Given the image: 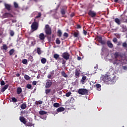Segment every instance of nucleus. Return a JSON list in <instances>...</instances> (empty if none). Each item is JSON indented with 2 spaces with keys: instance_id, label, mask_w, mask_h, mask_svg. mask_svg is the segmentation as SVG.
Segmentation results:
<instances>
[{
  "instance_id": "f257e3e1",
  "label": "nucleus",
  "mask_w": 127,
  "mask_h": 127,
  "mask_svg": "<svg viewBox=\"0 0 127 127\" xmlns=\"http://www.w3.org/2000/svg\"><path fill=\"white\" fill-rule=\"evenodd\" d=\"M116 75L114 74H110L108 75V74H105V75H102L101 77V79L107 84L108 85H111L114 84L116 81Z\"/></svg>"
},
{
  "instance_id": "f03ea898",
  "label": "nucleus",
  "mask_w": 127,
  "mask_h": 127,
  "mask_svg": "<svg viewBox=\"0 0 127 127\" xmlns=\"http://www.w3.org/2000/svg\"><path fill=\"white\" fill-rule=\"evenodd\" d=\"M45 32L47 36H50L52 34V28L50 25L46 24L45 26Z\"/></svg>"
},
{
  "instance_id": "7ed1b4c3",
  "label": "nucleus",
  "mask_w": 127,
  "mask_h": 127,
  "mask_svg": "<svg viewBox=\"0 0 127 127\" xmlns=\"http://www.w3.org/2000/svg\"><path fill=\"white\" fill-rule=\"evenodd\" d=\"M38 27H39V23L36 21H34V22H33L32 23V25H31V28L33 31H36V30H38Z\"/></svg>"
},
{
  "instance_id": "20e7f679",
  "label": "nucleus",
  "mask_w": 127,
  "mask_h": 127,
  "mask_svg": "<svg viewBox=\"0 0 127 127\" xmlns=\"http://www.w3.org/2000/svg\"><path fill=\"white\" fill-rule=\"evenodd\" d=\"M78 93L79 95H87L88 92L86 89H79Z\"/></svg>"
},
{
  "instance_id": "39448f33",
  "label": "nucleus",
  "mask_w": 127,
  "mask_h": 127,
  "mask_svg": "<svg viewBox=\"0 0 127 127\" xmlns=\"http://www.w3.org/2000/svg\"><path fill=\"white\" fill-rule=\"evenodd\" d=\"M62 57L65 60H66V61H67V60H69V59L70 55L69 53H68V52H64L62 54Z\"/></svg>"
},
{
  "instance_id": "423d86ee",
  "label": "nucleus",
  "mask_w": 127,
  "mask_h": 127,
  "mask_svg": "<svg viewBox=\"0 0 127 127\" xmlns=\"http://www.w3.org/2000/svg\"><path fill=\"white\" fill-rule=\"evenodd\" d=\"M67 7L64 6L61 9V14L64 17H66L65 14L66 13V11H67Z\"/></svg>"
},
{
  "instance_id": "0eeeda50",
  "label": "nucleus",
  "mask_w": 127,
  "mask_h": 127,
  "mask_svg": "<svg viewBox=\"0 0 127 127\" xmlns=\"http://www.w3.org/2000/svg\"><path fill=\"white\" fill-rule=\"evenodd\" d=\"M52 85V80H47V82L45 85V88H50Z\"/></svg>"
},
{
  "instance_id": "6e6552de",
  "label": "nucleus",
  "mask_w": 127,
  "mask_h": 127,
  "mask_svg": "<svg viewBox=\"0 0 127 127\" xmlns=\"http://www.w3.org/2000/svg\"><path fill=\"white\" fill-rule=\"evenodd\" d=\"M88 15L91 17H95L96 15V12H95V11L94 10L90 9L88 12Z\"/></svg>"
},
{
  "instance_id": "1a4fd4ad",
  "label": "nucleus",
  "mask_w": 127,
  "mask_h": 127,
  "mask_svg": "<svg viewBox=\"0 0 127 127\" xmlns=\"http://www.w3.org/2000/svg\"><path fill=\"white\" fill-rule=\"evenodd\" d=\"M19 120L20 121L21 123H23L24 125H25V126H26V123H27V122L24 117H23V116L19 117Z\"/></svg>"
},
{
  "instance_id": "9d476101",
  "label": "nucleus",
  "mask_w": 127,
  "mask_h": 127,
  "mask_svg": "<svg viewBox=\"0 0 127 127\" xmlns=\"http://www.w3.org/2000/svg\"><path fill=\"white\" fill-rule=\"evenodd\" d=\"M97 40L99 43H101V44H106V42L105 41H103L102 38L101 36L97 37Z\"/></svg>"
},
{
  "instance_id": "9b49d317",
  "label": "nucleus",
  "mask_w": 127,
  "mask_h": 127,
  "mask_svg": "<svg viewBox=\"0 0 127 127\" xmlns=\"http://www.w3.org/2000/svg\"><path fill=\"white\" fill-rule=\"evenodd\" d=\"M80 69L79 68H76V69H75V75L76 78H78V77H80Z\"/></svg>"
},
{
  "instance_id": "f8f14e48",
  "label": "nucleus",
  "mask_w": 127,
  "mask_h": 127,
  "mask_svg": "<svg viewBox=\"0 0 127 127\" xmlns=\"http://www.w3.org/2000/svg\"><path fill=\"white\" fill-rule=\"evenodd\" d=\"M39 38H40V40H41V41H44L45 40V36L44 33H41V34H40Z\"/></svg>"
},
{
  "instance_id": "ddd939ff",
  "label": "nucleus",
  "mask_w": 127,
  "mask_h": 127,
  "mask_svg": "<svg viewBox=\"0 0 127 127\" xmlns=\"http://www.w3.org/2000/svg\"><path fill=\"white\" fill-rule=\"evenodd\" d=\"M4 17H13V15L8 12H5L3 14Z\"/></svg>"
},
{
  "instance_id": "4468645a",
  "label": "nucleus",
  "mask_w": 127,
  "mask_h": 127,
  "mask_svg": "<svg viewBox=\"0 0 127 127\" xmlns=\"http://www.w3.org/2000/svg\"><path fill=\"white\" fill-rule=\"evenodd\" d=\"M107 44L110 48H113L114 47V45L112 43H111V41H107Z\"/></svg>"
},
{
  "instance_id": "2eb2a0df",
  "label": "nucleus",
  "mask_w": 127,
  "mask_h": 127,
  "mask_svg": "<svg viewBox=\"0 0 127 127\" xmlns=\"http://www.w3.org/2000/svg\"><path fill=\"white\" fill-rule=\"evenodd\" d=\"M87 81V77L86 76H83L81 78V82L82 84H85Z\"/></svg>"
},
{
  "instance_id": "dca6fc26",
  "label": "nucleus",
  "mask_w": 127,
  "mask_h": 127,
  "mask_svg": "<svg viewBox=\"0 0 127 127\" xmlns=\"http://www.w3.org/2000/svg\"><path fill=\"white\" fill-rule=\"evenodd\" d=\"M9 87V85L7 84L6 85H5L2 89H1V92H5V90L7 89Z\"/></svg>"
},
{
  "instance_id": "f3484780",
  "label": "nucleus",
  "mask_w": 127,
  "mask_h": 127,
  "mask_svg": "<svg viewBox=\"0 0 127 127\" xmlns=\"http://www.w3.org/2000/svg\"><path fill=\"white\" fill-rule=\"evenodd\" d=\"M115 59L118 60V58L120 56L119 52H115L114 54Z\"/></svg>"
},
{
  "instance_id": "a211bd4d",
  "label": "nucleus",
  "mask_w": 127,
  "mask_h": 127,
  "mask_svg": "<svg viewBox=\"0 0 127 127\" xmlns=\"http://www.w3.org/2000/svg\"><path fill=\"white\" fill-rule=\"evenodd\" d=\"M96 88L98 91H101V85L100 84H96Z\"/></svg>"
},
{
  "instance_id": "6ab92c4d",
  "label": "nucleus",
  "mask_w": 127,
  "mask_h": 127,
  "mask_svg": "<svg viewBox=\"0 0 127 127\" xmlns=\"http://www.w3.org/2000/svg\"><path fill=\"white\" fill-rule=\"evenodd\" d=\"M61 74H62V76L65 77V78H67V77H68L67 74H66V73H65L64 70H62V71L61 72Z\"/></svg>"
},
{
  "instance_id": "aec40b11",
  "label": "nucleus",
  "mask_w": 127,
  "mask_h": 127,
  "mask_svg": "<svg viewBox=\"0 0 127 127\" xmlns=\"http://www.w3.org/2000/svg\"><path fill=\"white\" fill-rule=\"evenodd\" d=\"M115 22L117 23L118 25H120L121 22L120 19L119 18H115Z\"/></svg>"
},
{
  "instance_id": "412c9836",
  "label": "nucleus",
  "mask_w": 127,
  "mask_h": 127,
  "mask_svg": "<svg viewBox=\"0 0 127 127\" xmlns=\"http://www.w3.org/2000/svg\"><path fill=\"white\" fill-rule=\"evenodd\" d=\"M22 90L21 87L17 88V94L18 95H20V94H21L22 93Z\"/></svg>"
},
{
  "instance_id": "4be33fe9",
  "label": "nucleus",
  "mask_w": 127,
  "mask_h": 127,
  "mask_svg": "<svg viewBox=\"0 0 127 127\" xmlns=\"http://www.w3.org/2000/svg\"><path fill=\"white\" fill-rule=\"evenodd\" d=\"M14 52H15V50L13 48H12V49H10L9 51V55L11 56L12 55H13Z\"/></svg>"
},
{
  "instance_id": "5701e85b",
  "label": "nucleus",
  "mask_w": 127,
  "mask_h": 127,
  "mask_svg": "<svg viewBox=\"0 0 127 127\" xmlns=\"http://www.w3.org/2000/svg\"><path fill=\"white\" fill-rule=\"evenodd\" d=\"M65 108L64 107H60L58 108L57 111L59 113V112H63L64 111Z\"/></svg>"
},
{
  "instance_id": "b1692460",
  "label": "nucleus",
  "mask_w": 127,
  "mask_h": 127,
  "mask_svg": "<svg viewBox=\"0 0 127 127\" xmlns=\"http://www.w3.org/2000/svg\"><path fill=\"white\" fill-rule=\"evenodd\" d=\"M26 106H27V105H26V103H22L21 104L20 107H21V109L24 110V109H25L26 108Z\"/></svg>"
},
{
  "instance_id": "393cba45",
  "label": "nucleus",
  "mask_w": 127,
  "mask_h": 127,
  "mask_svg": "<svg viewBox=\"0 0 127 127\" xmlns=\"http://www.w3.org/2000/svg\"><path fill=\"white\" fill-rule=\"evenodd\" d=\"M62 32L61 31V30L59 29L58 30V36L60 38H61L62 36Z\"/></svg>"
},
{
  "instance_id": "a878e982",
  "label": "nucleus",
  "mask_w": 127,
  "mask_h": 127,
  "mask_svg": "<svg viewBox=\"0 0 127 127\" xmlns=\"http://www.w3.org/2000/svg\"><path fill=\"white\" fill-rule=\"evenodd\" d=\"M5 7L8 10H10L11 6L9 4H5Z\"/></svg>"
},
{
  "instance_id": "bb28decb",
  "label": "nucleus",
  "mask_w": 127,
  "mask_h": 127,
  "mask_svg": "<svg viewBox=\"0 0 127 127\" xmlns=\"http://www.w3.org/2000/svg\"><path fill=\"white\" fill-rule=\"evenodd\" d=\"M60 57V55L59 54H54V58L56 59V60H58Z\"/></svg>"
},
{
  "instance_id": "cd10ccee",
  "label": "nucleus",
  "mask_w": 127,
  "mask_h": 127,
  "mask_svg": "<svg viewBox=\"0 0 127 127\" xmlns=\"http://www.w3.org/2000/svg\"><path fill=\"white\" fill-rule=\"evenodd\" d=\"M37 52L39 55H40L41 54L42 52L40 47H38V48L37 49Z\"/></svg>"
},
{
  "instance_id": "c85d7f7f",
  "label": "nucleus",
  "mask_w": 127,
  "mask_h": 127,
  "mask_svg": "<svg viewBox=\"0 0 127 127\" xmlns=\"http://www.w3.org/2000/svg\"><path fill=\"white\" fill-rule=\"evenodd\" d=\"M73 36H74V37H75V38L78 37V36H79V33H78V32H74V33H73Z\"/></svg>"
},
{
  "instance_id": "c756f323",
  "label": "nucleus",
  "mask_w": 127,
  "mask_h": 127,
  "mask_svg": "<svg viewBox=\"0 0 127 127\" xmlns=\"http://www.w3.org/2000/svg\"><path fill=\"white\" fill-rule=\"evenodd\" d=\"M51 92V89H47L45 90V93L46 95H49V93H50Z\"/></svg>"
},
{
  "instance_id": "7c9ffc66",
  "label": "nucleus",
  "mask_w": 127,
  "mask_h": 127,
  "mask_svg": "<svg viewBox=\"0 0 127 127\" xmlns=\"http://www.w3.org/2000/svg\"><path fill=\"white\" fill-rule=\"evenodd\" d=\"M43 101L42 100H39L38 101H36L35 104L36 105H39V104H42Z\"/></svg>"
},
{
  "instance_id": "2f4dec72",
  "label": "nucleus",
  "mask_w": 127,
  "mask_h": 127,
  "mask_svg": "<svg viewBox=\"0 0 127 127\" xmlns=\"http://www.w3.org/2000/svg\"><path fill=\"white\" fill-rule=\"evenodd\" d=\"M39 113L40 115H45V114H47V112H46V111H44L43 110L39 111Z\"/></svg>"
},
{
  "instance_id": "473e14b6",
  "label": "nucleus",
  "mask_w": 127,
  "mask_h": 127,
  "mask_svg": "<svg viewBox=\"0 0 127 127\" xmlns=\"http://www.w3.org/2000/svg\"><path fill=\"white\" fill-rule=\"evenodd\" d=\"M60 105V103H54L53 104L54 107H56V108L59 107Z\"/></svg>"
},
{
  "instance_id": "72a5a7b5",
  "label": "nucleus",
  "mask_w": 127,
  "mask_h": 127,
  "mask_svg": "<svg viewBox=\"0 0 127 127\" xmlns=\"http://www.w3.org/2000/svg\"><path fill=\"white\" fill-rule=\"evenodd\" d=\"M41 62L42 64H46V62H47V59H45V58H42L41 60Z\"/></svg>"
},
{
  "instance_id": "f704fd0d",
  "label": "nucleus",
  "mask_w": 127,
  "mask_h": 127,
  "mask_svg": "<svg viewBox=\"0 0 127 127\" xmlns=\"http://www.w3.org/2000/svg\"><path fill=\"white\" fill-rule=\"evenodd\" d=\"M8 47L6 45V44H3L2 46V49H3L4 50H7Z\"/></svg>"
},
{
  "instance_id": "c9c22d12",
  "label": "nucleus",
  "mask_w": 127,
  "mask_h": 127,
  "mask_svg": "<svg viewBox=\"0 0 127 127\" xmlns=\"http://www.w3.org/2000/svg\"><path fill=\"white\" fill-rule=\"evenodd\" d=\"M127 16L125 15L122 17V21L123 22H126V20H127Z\"/></svg>"
},
{
  "instance_id": "e433bc0d",
  "label": "nucleus",
  "mask_w": 127,
  "mask_h": 127,
  "mask_svg": "<svg viewBox=\"0 0 127 127\" xmlns=\"http://www.w3.org/2000/svg\"><path fill=\"white\" fill-rule=\"evenodd\" d=\"M24 77L26 80H30V76H29V75H27V74H25Z\"/></svg>"
},
{
  "instance_id": "4c0bfd02",
  "label": "nucleus",
  "mask_w": 127,
  "mask_h": 127,
  "mask_svg": "<svg viewBox=\"0 0 127 127\" xmlns=\"http://www.w3.org/2000/svg\"><path fill=\"white\" fill-rule=\"evenodd\" d=\"M61 43L60 40H59V38H57L56 40V43H57V44H60Z\"/></svg>"
},
{
  "instance_id": "58836bf2",
  "label": "nucleus",
  "mask_w": 127,
  "mask_h": 127,
  "mask_svg": "<svg viewBox=\"0 0 127 127\" xmlns=\"http://www.w3.org/2000/svg\"><path fill=\"white\" fill-rule=\"evenodd\" d=\"M28 60H29V61H31V62L34 61V59H33V56H31V55H30L29 57Z\"/></svg>"
},
{
  "instance_id": "ea45409f",
  "label": "nucleus",
  "mask_w": 127,
  "mask_h": 127,
  "mask_svg": "<svg viewBox=\"0 0 127 127\" xmlns=\"http://www.w3.org/2000/svg\"><path fill=\"white\" fill-rule=\"evenodd\" d=\"M22 63L24 64H26L28 63V61L27 59H24L22 61Z\"/></svg>"
},
{
  "instance_id": "a19ab883",
  "label": "nucleus",
  "mask_w": 127,
  "mask_h": 127,
  "mask_svg": "<svg viewBox=\"0 0 127 127\" xmlns=\"http://www.w3.org/2000/svg\"><path fill=\"white\" fill-rule=\"evenodd\" d=\"M26 126L32 127V124L31 123H26Z\"/></svg>"
},
{
  "instance_id": "79ce46f5",
  "label": "nucleus",
  "mask_w": 127,
  "mask_h": 127,
  "mask_svg": "<svg viewBox=\"0 0 127 127\" xmlns=\"http://www.w3.org/2000/svg\"><path fill=\"white\" fill-rule=\"evenodd\" d=\"M14 35V31H12V30H11L10 31V35L11 36V37H13Z\"/></svg>"
},
{
  "instance_id": "37998d69",
  "label": "nucleus",
  "mask_w": 127,
  "mask_h": 127,
  "mask_svg": "<svg viewBox=\"0 0 127 127\" xmlns=\"http://www.w3.org/2000/svg\"><path fill=\"white\" fill-rule=\"evenodd\" d=\"M14 6L16 8H18V4H17V3H16V2H14Z\"/></svg>"
},
{
  "instance_id": "c03bdc74",
  "label": "nucleus",
  "mask_w": 127,
  "mask_h": 127,
  "mask_svg": "<svg viewBox=\"0 0 127 127\" xmlns=\"http://www.w3.org/2000/svg\"><path fill=\"white\" fill-rule=\"evenodd\" d=\"M32 86V85H31V84H27V86H26V87L28 88V89H31Z\"/></svg>"
},
{
  "instance_id": "a18cd8bd",
  "label": "nucleus",
  "mask_w": 127,
  "mask_h": 127,
  "mask_svg": "<svg viewBox=\"0 0 127 127\" xmlns=\"http://www.w3.org/2000/svg\"><path fill=\"white\" fill-rule=\"evenodd\" d=\"M71 92H68V93H65V96L68 97L69 96H71Z\"/></svg>"
},
{
  "instance_id": "49530a36",
  "label": "nucleus",
  "mask_w": 127,
  "mask_h": 127,
  "mask_svg": "<svg viewBox=\"0 0 127 127\" xmlns=\"http://www.w3.org/2000/svg\"><path fill=\"white\" fill-rule=\"evenodd\" d=\"M17 101V100L16 99V98L15 97H12V101L13 102H16Z\"/></svg>"
},
{
  "instance_id": "de8ad7c7",
  "label": "nucleus",
  "mask_w": 127,
  "mask_h": 127,
  "mask_svg": "<svg viewBox=\"0 0 127 127\" xmlns=\"http://www.w3.org/2000/svg\"><path fill=\"white\" fill-rule=\"evenodd\" d=\"M41 16V12H38V15H37V16H36V18H39Z\"/></svg>"
},
{
  "instance_id": "09e8293b",
  "label": "nucleus",
  "mask_w": 127,
  "mask_h": 127,
  "mask_svg": "<svg viewBox=\"0 0 127 127\" xmlns=\"http://www.w3.org/2000/svg\"><path fill=\"white\" fill-rule=\"evenodd\" d=\"M64 36L65 37V38H68V33H66V32L64 33Z\"/></svg>"
},
{
  "instance_id": "8fccbe9b",
  "label": "nucleus",
  "mask_w": 127,
  "mask_h": 127,
  "mask_svg": "<svg viewBox=\"0 0 127 127\" xmlns=\"http://www.w3.org/2000/svg\"><path fill=\"white\" fill-rule=\"evenodd\" d=\"M5 83L4 82V81L3 80H2V81H1L0 82V85H1V86H4V85H5Z\"/></svg>"
},
{
  "instance_id": "3c124183",
  "label": "nucleus",
  "mask_w": 127,
  "mask_h": 127,
  "mask_svg": "<svg viewBox=\"0 0 127 127\" xmlns=\"http://www.w3.org/2000/svg\"><path fill=\"white\" fill-rule=\"evenodd\" d=\"M122 45L123 47H125V48L127 47V44L126 42L123 43Z\"/></svg>"
},
{
  "instance_id": "603ef678",
  "label": "nucleus",
  "mask_w": 127,
  "mask_h": 127,
  "mask_svg": "<svg viewBox=\"0 0 127 127\" xmlns=\"http://www.w3.org/2000/svg\"><path fill=\"white\" fill-rule=\"evenodd\" d=\"M113 42H114V43H117V42H118V39H117V38H114L113 39Z\"/></svg>"
},
{
  "instance_id": "864d4df0",
  "label": "nucleus",
  "mask_w": 127,
  "mask_h": 127,
  "mask_svg": "<svg viewBox=\"0 0 127 127\" xmlns=\"http://www.w3.org/2000/svg\"><path fill=\"white\" fill-rule=\"evenodd\" d=\"M123 69H124L125 70H127V66L126 65H123L122 66Z\"/></svg>"
},
{
  "instance_id": "5fc2aeb1",
  "label": "nucleus",
  "mask_w": 127,
  "mask_h": 127,
  "mask_svg": "<svg viewBox=\"0 0 127 127\" xmlns=\"http://www.w3.org/2000/svg\"><path fill=\"white\" fill-rule=\"evenodd\" d=\"M117 61H118L117 59H116V61H114V64H119V63Z\"/></svg>"
},
{
  "instance_id": "6e6d98bb",
  "label": "nucleus",
  "mask_w": 127,
  "mask_h": 127,
  "mask_svg": "<svg viewBox=\"0 0 127 127\" xmlns=\"http://www.w3.org/2000/svg\"><path fill=\"white\" fill-rule=\"evenodd\" d=\"M47 77L49 79H52V74H51H51H48V76H47Z\"/></svg>"
},
{
  "instance_id": "4d7b16f0",
  "label": "nucleus",
  "mask_w": 127,
  "mask_h": 127,
  "mask_svg": "<svg viewBox=\"0 0 127 127\" xmlns=\"http://www.w3.org/2000/svg\"><path fill=\"white\" fill-rule=\"evenodd\" d=\"M51 76H52V75H54L55 72H54V70H53L52 71H51L50 72Z\"/></svg>"
},
{
  "instance_id": "13d9d810",
  "label": "nucleus",
  "mask_w": 127,
  "mask_h": 127,
  "mask_svg": "<svg viewBox=\"0 0 127 127\" xmlns=\"http://www.w3.org/2000/svg\"><path fill=\"white\" fill-rule=\"evenodd\" d=\"M62 64H66L65 60H63Z\"/></svg>"
},
{
  "instance_id": "bf43d9fd",
  "label": "nucleus",
  "mask_w": 127,
  "mask_h": 127,
  "mask_svg": "<svg viewBox=\"0 0 127 127\" xmlns=\"http://www.w3.org/2000/svg\"><path fill=\"white\" fill-rule=\"evenodd\" d=\"M77 28L78 29H80V28H81V25L77 24Z\"/></svg>"
},
{
  "instance_id": "052dcab7",
  "label": "nucleus",
  "mask_w": 127,
  "mask_h": 127,
  "mask_svg": "<svg viewBox=\"0 0 127 127\" xmlns=\"http://www.w3.org/2000/svg\"><path fill=\"white\" fill-rule=\"evenodd\" d=\"M83 34H84V35H87V31H86L85 30H83Z\"/></svg>"
},
{
  "instance_id": "680f3d73",
  "label": "nucleus",
  "mask_w": 127,
  "mask_h": 127,
  "mask_svg": "<svg viewBox=\"0 0 127 127\" xmlns=\"http://www.w3.org/2000/svg\"><path fill=\"white\" fill-rule=\"evenodd\" d=\"M37 83V82H36V81H33L32 82V84H33V85H36Z\"/></svg>"
},
{
  "instance_id": "e2e57ef3",
  "label": "nucleus",
  "mask_w": 127,
  "mask_h": 127,
  "mask_svg": "<svg viewBox=\"0 0 127 127\" xmlns=\"http://www.w3.org/2000/svg\"><path fill=\"white\" fill-rule=\"evenodd\" d=\"M75 14L74 13V12H72V13H71L70 14V17H73V16H74Z\"/></svg>"
},
{
  "instance_id": "0e129e2a",
  "label": "nucleus",
  "mask_w": 127,
  "mask_h": 127,
  "mask_svg": "<svg viewBox=\"0 0 127 127\" xmlns=\"http://www.w3.org/2000/svg\"><path fill=\"white\" fill-rule=\"evenodd\" d=\"M16 21H17V20H16V19H12V23H16Z\"/></svg>"
},
{
  "instance_id": "69168bd1",
  "label": "nucleus",
  "mask_w": 127,
  "mask_h": 127,
  "mask_svg": "<svg viewBox=\"0 0 127 127\" xmlns=\"http://www.w3.org/2000/svg\"><path fill=\"white\" fill-rule=\"evenodd\" d=\"M26 111H23V110L21 111V116H23V114H24V113H25Z\"/></svg>"
},
{
  "instance_id": "338daca9",
  "label": "nucleus",
  "mask_w": 127,
  "mask_h": 127,
  "mask_svg": "<svg viewBox=\"0 0 127 127\" xmlns=\"http://www.w3.org/2000/svg\"><path fill=\"white\" fill-rule=\"evenodd\" d=\"M122 43V42H118V43L117 44L118 46L121 45Z\"/></svg>"
},
{
  "instance_id": "774afa93",
  "label": "nucleus",
  "mask_w": 127,
  "mask_h": 127,
  "mask_svg": "<svg viewBox=\"0 0 127 127\" xmlns=\"http://www.w3.org/2000/svg\"><path fill=\"white\" fill-rule=\"evenodd\" d=\"M81 57H80V56H78L77 60H78V61H80V60H81Z\"/></svg>"
}]
</instances>
